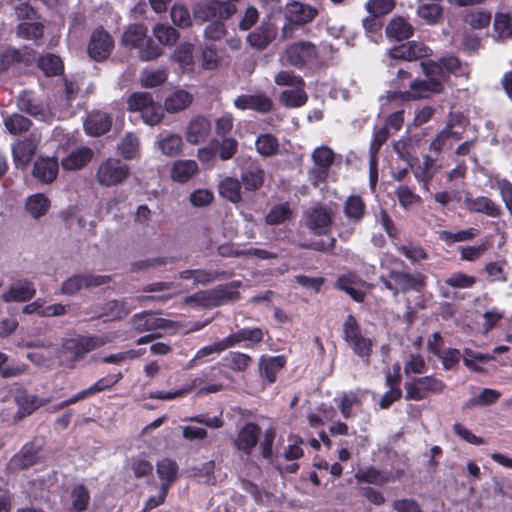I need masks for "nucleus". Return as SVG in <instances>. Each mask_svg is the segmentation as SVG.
I'll list each match as a JSON object with an SVG mask.
<instances>
[{
  "instance_id": "4d7b16f0",
  "label": "nucleus",
  "mask_w": 512,
  "mask_h": 512,
  "mask_svg": "<svg viewBox=\"0 0 512 512\" xmlns=\"http://www.w3.org/2000/svg\"><path fill=\"white\" fill-rule=\"evenodd\" d=\"M476 283L474 276L465 274L463 272H455L450 274L445 280L444 284L454 289H468Z\"/></svg>"
},
{
  "instance_id": "f8f14e48",
  "label": "nucleus",
  "mask_w": 512,
  "mask_h": 512,
  "mask_svg": "<svg viewBox=\"0 0 512 512\" xmlns=\"http://www.w3.org/2000/svg\"><path fill=\"white\" fill-rule=\"evenodd\" d=\"M110 277L107 275H73L62 283L61 293L64 295H73L82 288H95L107 284Z\"/></svg>"
},
{
  "instance_id": "39448f33",
  "label": "nucleus",
  "mask_w": 512,
  "mask_h": 512,
  "mask_svg": "<svg viewBox=\"0 0 512 512\" xmlns=\"http://www.w3.org/2000/svg\"><path fill=\"white\" fill-rule=\"evenodd\" d=\"M130 175V168L118 158H107L97 167L95 178L103 187L122 184Z\"/></svg>"
},
{
  "instance_id": "cd10ccee",
  "label": "nucleus",
  "mask_w": 512,
  "mask_h": 512,
  "mask_svg": "<svg viewBox=\"0 0 512 512\" xmlns=\"http://www.w3.org/2000/svg\"><path fill=\"white\" fill-rule=\"evenodd\" d=\"M110 127V117L101 111L90 113L84 122V129L91 136H100L106 133Z\"/></svg>"
},
{
  "instance_id": "72a5a7b5",
  "label": "nucleus",
  "mask_w": 512,
  "mask_h": 512,
  "mask_svg": "<svg viewBox=\"0 0 512 512\" xmlns=\"http://www.w3.org/2000/svg\"><path fill=\"white\" fill-rule=\"evenodd\" d=\"M494 359L495 357L490 354L479 353L469 348L463 350V363L473 372H485V365Z\"/></svg>"
},
{
  "instance_id": "de8ad7c7",
  "label": "nucleus",
  "mask_w": 512,
  "mask_h": 512,
  "mask_svg": "<svg viewBox=\"0 0 512 512\" xmlns=\"http://www.w3.org/2000/svg\"><path fill=\"white\" fill-rule=\"evenodd\" d=\"M436 171L435 161L429 156H425L423 162L413 169L415 178L419 182H423L425 188H427Z\"/></svg>"
},
{
  "instance_id": "6ab92c4d",
  "label": "nucleus",
  "mask_w": 512,
  "mask_h": 512,
  "mask_svg": "<svg viewBox=\"0 0 512 512\" xmlns=\"http://www.w3.org/2000/svg\"><path fill=\"white\" fill-rule=\"evenodd\" d=\"M59 171L58 161L55 157H40L33 166V176L41 183H52Z\"/></svg>"
},
{
  "instance_id": "c85d7f7f",
  "label": "nucleus",
  "mask_w": 512,
  "mask_h": 512,
  "mask_svg": "<svg viewBox=\"0 0 512 512\" xmlns=\"http://www.w3.org/2000/svg\"><path fill=\"white\" fill-rule=\"evenodd\" d=\"M117 152L126 160L139 158L141 155L139 137L132 132L126 133L117 144Z\"/></svg>"
},
{
  "instance_id": "9b49d317",
  "label": "nucleus",
  "mask_w": 512,
  "mask_h": 512,
  "mask_svg": "<svg viewBox=\"0 0 512 512\" xmlns=\"http://www.w3.org/2000/svg\"><path fill=\"white\" fill-rule=\"evenodd\" d=\"M239 293L227 287L214 291H201L185 299V303L197 306H218L225 301H234Z\"/></svg>"
},
{
  "instance_id": "2eb2a0df",
  "label": "nucleus",
  "mask_w": 512,
  "mask_h": 512,
  "mask_svg": "<svg viewBox=\"0 0 512 512\" xmlns=\"http://www.w3.org/2000/svg\"><path fill=\"white\" fill-rule=\"evenodd\" d=\"M312 159L315 165L310 173L314 185L323 181L328 175V169L334 161V153L327 146H320L312 152Z\"/></svg>"
},
{
  "instance_id": "603ef678",
  "label": "nucleus",
  "mask_w": 512,
  "mask_h": 512,
  "mask_svg": "<svg viewBox=\"0 0 512 512\" xmlns=\"http://www.w3.org/2000/svg\"><path fill=\"white\" fill-rule=\"evenodd\" d=\"M355 478L359 482H366L376 485H382L392 479L389 474L382 473L374 467H368L358 471L355 475Z\"/></svg>"
},
{
  "instance_id": "c03bdc74",
  "label": "nucleus",
  "mask_w": 512,
  "mask_h": 512,
  "mask_svg": "<svg viewBox=\"0 0 512 512\" xmlns=\"http://www.w3.org/2000/svg\"><path fill=\"white\" fill-rule=\"evenodd\" d=\"M337 284L340 289L346 291L357 302L363 301L366 290L368 289L366 283H358L348 277L339 278Z\"/></svg>"
},
{
  "instance_id": "6e6d98bb",
  "label": "nucleus",
  "mask_w": 512,
  "mask_h": 512,
  "mask_svg": "<svg viewBox=\"0 0 512 512\" xmlns=\"http://www.w3.org/2000/svg\"><path fill=\"white\" fill-rule=\"evenodd\" d=\"M39 67L47 76L58 75L63 71L61 59L53 54H47L39 59Z\"/></svg>"
},
{
  "instance_id": "8fccbe9b",
  "label": "nucleus",
  "mask_w": 512,
  "mask_h": 512,
  "mask_svg": "<svg viewBox=\"0 0 512 512\" xmlns=\"http://www.w3.org/2000/svg\"><path fill=\"white\" fill-rule=\"evenodd\" d=\"M153 35L160 44L165 46H172L179 38V32L176 29L163 23L153 27Z\"/></svg>"
},
{
  "instance_id": "2f4dec72",
  "label": "nucleus",
  "mask_w": 512,
  "mask_h": 512,
  "mask_svg": "<svg viewBox=\"0 0 512 512\" xmlns=\"http://www.w3.org/2000/svg\"><path fill=\"white\" fill-rule=\"evenodd\" d=\"M192 101V94L183 89H176L166 97L164 108L169 113H177L186 109Z\"/></svg>"
},
{
  "instance_id": "5701e85b",
  "label": "nucleus",
  "mask_w": 512,
  "mask_h": 512,
  "mask_svg": "<svg viewBox=\"0 0 512 512\" xmlns=\"http://www.w3.org/2000/svg\"><path fill=\"white\" fill-rule=\"evenodd\" d=\"M35 293L36 289L31 282L19 280L13 283L1 298L5 302H24L30 300Z\"/></svg>"
},
{
  "instance_id": "bf43d9fd",
  "label": "nucleus",
  "mask_w": 512,
  "mask_h": 512,
  "mask_svg": "<svg viewBox=\"0 0 512 512\" xmlns=\"http://www.w3.org/2000/svg\"><path fill=\"white\" fill-rule=\"evenodd\" d=\"M291 210L287 203L274 206L265 217V222L268 225L281 224L291 218Z\"/></svg>"
},
{
  "instance_id": "774afa93",
  "label": "nucleus",
  "mask_w": 512,
  "mask_h": 512,
  "mask_svg": "<svg viewBox=\"0 0 512 512\" xmlns=\"http://www.w3.org/2000/svg\"><path fill=\"white\" fill-rule=\"evenodd\" d=\"M360 404L358 395L354 392L344 393L339 398L338 407L342 416L346 419L352 416V408Z\"/></svg>"
},
{
  "instance_id": "680f3d73",
  "label": "nucleus",
  "mask_w": 512,
  "mask_h": 512,
  "mask_svg": "<svg viewBox=\"0 0 512 512\" xmlns=\"http://www.w3.org/2000/svg\"><path fill=\"white\" fill-rule=\"evenodd\" d=\"M170 15L172 22L181 28H187L192 24L190 12L183 4H174L171 8Z\"/></svg>"
},
{
  "instance_id": "338daca9",
  "label": "nucleus",
  "mask_w": 512,
  "mask_h": 512,
  "mask_svg": "<svg viewBox=\"0 0 512 512\" xmlns=\"http://www.w3.org/2000/svg\"><path fill=\"white\" fill-rule=\"evenodd\" d=\"M152 96L146 92L133 93L128 98V109L132 112L143 114L144 109L151 103Z\"/></svg>"
},
{
  "instance_id": "e2e57ef3",
  "label": "nucleus",
  "mask_w": 512,
  "mask_h": 512,
  "mask_svg": "<svg viewBox=\"0 0 512 512\" xmlns=\"http://www.w3.org/2000/svg\"><path fill=\"white\" fill-rule=\"evenodd\" d=\"M8 356L0 352V376L4 378L16 377L27 371L25 364H7Z\"/></svg>"
},
{
  "instance_id": "79ce46f5",
  "label": "nucleus",
  "mask_w": 512,
  "mask_h": 512,
  "mask_svg": "<svg viewBox=\"0 0 512 512\" xmlns=\"http://www.w3.org/2000/svg\"><path fill=\"white\" fill-rule=\"evenodd\" d=\"M15 401L19 407L21 417L30 415L35 409L47 403V400L38 399L36 396L24 392L18 393Z\"/></svg>"
},
{
  "instance_id": "37998d69",
  "label": "nucleus",
  "mask_w": 512,
  "mask_h": 512,
  "mask_svg": "<svg viewBox=\"0 0 512 512\" xmlns=\"http://www.w3.org/2000/svg\"><path fill=\"white\" fill-rule=\"evenodd\" d=\"M230 346L233 347L240 342H249L250 344L259 343L263 339V332L259 328H245L227 336Z\"/></svg>"
},
{
  "instance_id": "a211bd4d",
  "label": "nucleus",
  "mask_w": 512,
  "mask_h": 512,
  "mask_svg": "<svg viewBox=\"0 0 512 512\" xmlns=\"http://www.w3.org/2000/svg\"><path fill=\"white\" fill-rule=\"evenodd\" d=\"M210 132V121L203 116H196L189 121L184 133L188 143L198 145L208 138Z\"/></svg>"
},
{
  "instance_id": "69168bd1",
  "label": "nucleus",
  "mask_w": 512,
  "mask_h": 512,
  "mask_svg": "<svg viewBox=\"0 0 512 512\" xmlns=\"http://www.w3.org/2000/svg\"><path fill=\"white\" fill-rule=\"evenodd\" d=\"M505 312L497 307H493L483 314V321L481 323V330L487 334L490 330L495 328L500 320L504 318Z\"/></svg>"
},
{
  "instance_id": "b1692460",
  "label": "nucleus",
  "mask_w": 512,
  "mask_h": 512,
  "mask_svg": "<svg viewBox=\"0 0 512 512\" xmlns=\"http://www.w3.org/2000/svg\"><path fill=\"white\" fill-rule=\"evenodd\" d=\"M170 58L184 73L193 72L195 69L194 45L191 43L178 45Z\"/></svg>"
},
{
  "instance_id": "f3484780",
  "label": "nucleus",
  "mask_w": 512,
  "mask_h": 512,
  "mask_svg": "<svg viewBox=\"0 0 512 512\" xmlns=\"http://www.w3.org/2000/svg\"><path fill=\"white\" fill-rule=\"evenodd\" d=\"M155 147L164 156L175 157L182 153L184 142L180 134L163 131L157 136Z\"/></svg>"
},
{
  "instance_id": "a18cd8bd",
  "label": "nucleus",
  "mask_w": 512,
  "mask_h": 512,
  "mask_svg": "<svg viewBox=\"0 0 512 512\" xmlns=\"http://www.w3.org/2000/svg\"><path fill=\"white\" fill-rule=\"evenodd\" d=\"M460 140V133L453 131L451 125H447L431 142L430 149L435 152H440L446 147H451L452 144Z\"/></svg>"
},
{
  "instance_id": "13d9d810",
  "label": "nucleus",
  "mask_w": 512,
  "mask_h": 512,
  "mask_svg": "<svg viewBox=\"0 0 512 512\" xmlns=\"http://www.w3.org/2000/svg\"><path fill=\"white\" fill-rule=\"evenodd\" d=\"M501 394L499 391L490 388H484L479 395L471 398L465 404L466 407H474V406H486L495 403Z\"/></svg>"
},
{
  "instance_id": "58836bf2",
  "label": "nucleus",
  "mask_w": 512,
  "mask_h": 512,
  "mask_svg": "<svg viewBox=\"0 0 512 512\" xmlns=\"http://www.w3.org/2000/svg\"><path fill=\"white\" fill-rule=\"evenodd\" d=\"M285 359L282 356L262 358L260 361V373L269 383L276 380L277 373L284 367Z\"/></svg>"
},
{
  "instance_id": "f704fd0d",
  "label": "nucleus",
  "mask_w": 512,
  "mask_h": 512,
  "mask_svg": "<svg viewBox=\"0 0 512 512\" xmlns=\"http://www.w3.org/2000/svg\"><path fill=\"white\" fill-rule=\"evenodd\" d=\"M388 138V130L386 127H381L375 130L373 135V140L370 146V180L371 184L374 185L377 180L376 173V154L380 148V146L387 140Z\"/></svg>"
},
{
  "instance_id": "0eeeda50",
  "label": "nucleus",
  "mask_w": 512,
  "mask_h": 512,
  "mask_svg": "<svg viewBox=\"0 0 512 512\" xmlns=\"http://www.w3.org/2000/svg\"><path fill=\"white\" fill-rule=\"evenodd\" d=\"M344 340L353 350V352L361 358L368 359L372 350V340L365 337L356 319L349 315L343 324Z\"/></svg>"
},
{
  "instance_id": "9d476101",
  "label": "nucleus",
  "mask_w": 512,
  "mask_h": 512,
  "mask_svg": "<svg viewBox=\"0 0 512 512\" xmlns=\"http://www.w3.org/2000/svg\"><path fill=\"white\" fill-rule=\"evenodd\" d=\"M304 226L314 235H327L333 223V211L324 206H314L306 211Z\"/></svg>"
},
{
  "instance_id": "e433bc0d",
  "label": "nucleus",
  "mask_w": 512,
  "mask_h": 512,
  "mask_svg": "<svg viewBox=\"0 0 512 512\" xmlns=\"http://www.w3.org/2000/svg\"><path fill=\"white\" fill-rule=\"evenodd\" d=\"M465 205L470 211L484 213L491 217H497L500 214L499 208L487 197L467 198Z\"/></svg>"
},
{
  "instance_id": "ea45409f",
  "label": "nucleus",
  "mask_w": 512,
  "mask_h": 512,
  "mask_svg": "<svg viewBox=\"0 0 512 512\" xmlns=\"http://www.w3.org/2000/svg\"><path fill=\"white\" fill-rule=\"evenodd\" d=\"M178 474V465L175 461L164 458L158 461L157 463V475L161 480V485L167 486V489H169V486L171 483H173Z\"/></svg>"
},
{
  "instance_id": "052dcab7",
  "label": "nucleus",
  "mask_w": 512,
  "mask_h": 512,
  "mask_svg": "<svg viewBox=\"0 0 512 512\" xmlns=\"http://www.w3.org/2000/svg\"><path fill=\"white\" fill-rule=\"evenodd\" d=\"M494 31L498 39H507L512 36L511 17L509 14H496L494 20Z\"/></svg>"
},
{
  "instance_id": "aec40b11",
  "label": "nucleus",
  "mask_w": 512,
  "mask_h": 512,
  "mask_svg": "<svg viewBox=\"0 0 512 512\" xmlns=\"http://www.w3.org/2000/svg\"><path fill=\"white\" fill-rule=\"evenodd\" d=\"M199 167L196 161L191 159H179L174 161L170 167V178L172 181L184 184L198 174Z\"/></svg>"
},
{
  "instance_id": "4be33fe9",
  "label": "nucleus",
  "mask_w": 512,
  "mask_h": 512,
  "mask_svg": "<svg viewBox=\"0 0 512 512\" xmlns=\"http://www.w3.org/2000/svg\"><path fill=\"white\" fill-rule=\"evenodd\" d=\"M17 106L21 111L26 112L41 121L51 122L53 119V114L50 110L35 103L30 92H23L19 95Z\"/></svg>"
},
{
  "instance_id": "7ed1b4c3",
  "label": "nucleus",
  "mask_w": 512,
  "mask_h": 512,
  "mask_svg": "<svg viewBox=\"0 0 512 512\" xmlns=\"http://www.w3.org/2000/svg\"><path fill=\"white\" fill-rule=\"evenodd\" d=\"M318 14L316 8L297 1L286 4L284 10L285 24L281 30L283 39L291 38L298 26L311 22Z\"/></svg>"
},
{
  "instance_id": "dca6fc26",
  "label": "nucleus",
  "mask_w": 512,
  "mask_h": 512,
  "mask_svg": "<svg viewBox=\"0 0 512 512\" xmlns=\"http://www.w3.org/2000/svg\"><path fill=\"white\" fill-rule=\"evenodd\" d=\"M234 106L240 110H254L265 113L271 110L272 100L262 92L242 94L235 98Z\"/></svg>"
},
{
  "instance_id": "4468645a",
  "label": "nucleus",
  "mask_w": 512,
  "mask_h": 512,
  "mask_svg": "<svg viewBox=\"0 0 512 512\" xmlns=\"http://www.w3.org/2000/svg\"><path fill=\"white\" fill-rule=\"evenodd\" d=\"M113 48L114 41L108 32L102 28L93 31L88 44V54L92 59L96 61L106 59Z\"/></svg>"
},
{
  "instance_id": "6e6552de",
  "label": "nucleus",
  "mask_w": 512,
  "mask_h": 512,
  "mask_svg": "<svg viewBox=\"0 0 512 512\" xmlns=\"http://www.w3.org/2000/svg\"><path fill=\"white\" fill-rule=\"evenodd\" d=\"M404 387L406 399L419 401L425 399L430 394L441 393L445 388V384L434 376H424L412 378L405 383Z\"/></svg>"
},
{
  "instance_id": "0e129e2a",
  "label": "nucleus",
  "mask_w": 512,
  "mask_h": 512,
  "mask_svg": "<svg viewBox=\"0 0 512 512\" xmlns=\"http://www.w3.org/2000/svg\"><path fill=\"white\" fill-rule=\"evenodd\" d=\"M17 34L25 39H39L43 35V25L39 22H22L18 26Z\"/></svg>"
},
{
  "instance_id": "a19ab883",
  "label": "nucleus",
  "mask_w": 512,
  "mask_h": 512,
  "mask_svg": "<svg viewBox=\"0 0 512 512\" xmlns=\"http://www.w3.org/2000/svg\"><path fill=\"white\" fill-rule=\"evenodd\" d=\"M257 152L264 157H271L279 152L277 138L269 133L259 135L255 140Z\"/></svg>"
},
{
  "instance_id": "412c9836",
  "label": "nucleus",
  "mask_w": 512,
  "mask_h": 512,
  "mask_svg": "<svg viewBox=\"0 0 512 512\" xmlns=\"http://www.w3.org/2000/svg\"><path fill=\"white\" fill-rule=\"evenodd\" d=\"M277 27L273 23H262L255 31L247 36L251 47L257 50L265 49L276 37Z\"/></svg>"
},
{
  "instance_id": "a878e982",
  "label": "nucleus",
  "mask_w": 512,
  "mask_h": 512,
  "mask_svg": "<svg viewBox=\"0 0 512 512\" xmlns=\"http://www.w3.org/2000/svg\"><path fill=\"white\" fill-rule=\"evenodd\" d=\"M132 325L135 331L144 332L166 329L170 326V321L160 318L156 314L144 312L133 317Z\"/></svg>"
},
{
  "instance_id": "473e14b6",
  "label": "nucleus",
  "mask_w": 512,
  "mask_h": 512,
  "mask_svg": "<svg viewBox=\"0 0 512 512\" xmlns=\"http://www.w3.org/2000/svg\"><path fill=\"white\" fill-rule=\"evenodd\" d=\"M414 29L406 18L394 17L386 27L388 38L395 40H404L413 35Z\"/></svg>"
},
{
  "instance_id": "3c124183",
  "label": "nucleus",
  "mask_w": 512,
  "mask_h": 512,
  "mask_svg": "<svg viewBox=\"0 0 512 512\" xmlns=\"http://www.w3.org/2000/svg\"><path fill=\"white\" fill-rule=\"evenodd\" d=\"M167 69H145L141 72L140 83L147 88L156 87L167 80Z\"/></svg>"
},
{
  "instance_id": "49530a36",
  "label": "nucleus",
  "mask_w": 512,
  "mask_h": 512,
  "mask_svg": "<svg viewBox=\"0 0 512 512\" xmlns=\"http://www.w3.org/2000/svg\"><path fill=\"white\" fill-rule=\"evenodd\" d=\"M219 193L222 197L232 203H238L241 200V185L237 179L227 177L219 183Z\"/></svg>"
},
{
  "instance_id": "5fc2aeb1",
  "label": "nucleus",
  "mask_w": 512,
  "mask_h": 512,
  "mask_svg": "<svg viewBox=\"0 0 512 512\" xmlns=\"http://www.w3.org/2000/svg\"><path fill=\"white\" fill-rule=\"evenodd\" d=\"M4 125L9 133L17 135L27 131L31 121L22 115L13 114L4 119Z\"/></svg>"
},
{
  "instance_id": "c756f323",
  "label": "nucleus",
  "mask_w": 512,
  "mask_h": 512,
  "mask_svg": "<svg viewBox=\"0 0 512 512\" xmlns=\"http://www.w3.org/2000/svg\"><path fill=\"white\" fill-rule=\"evenodd\" d=\"M93 151L88 147L78 148L62 159L61 164L64 170H78L91 161Z\"/></svg>"
},
{
  "instance_id": "4c0bfd02",
  "label": "nucleus",
  "mask_w": 512,
  "mask_h": 512,
  "mask_svg": "<svg viewBox=\"0 0 512 512\" xmlns=\"http://www.w3.org/2000/svg\"><path fill=\"white\" fill-rule=\"evenodd\" d=\"M390 278L394 283L384 278H382V281L387 289L393 291L394 295H396L398 291H407L415 286V280L407 273L391 272Z\"/></svg>"
},
{
  "instance_id": "ddd939ff",
  "label": "nucleus",
  "mask_w": 512,
  "mask_h": 512,
  "mask_svg": "<svg viewBox=\"0 0 512 512\" xmlns=\"http://www.w3.org/2000/svg\"><path fill=\"white\" fill-rule=\"evenodd\" d=\"M40 141V135L31 133L27 138L18 140L12 145L13 160L17 167L25 168L30 163Z\"/></svg>"
},
{
  "instance_id": "864d4df0",
  "label": "nucleus",
  "mask_w": 512,
  "mask_h": 512,
  "mask_svg": "<svg viewBox=\"0 0 512 512\" xmlns=\"http://www.w3.org/2000/svg\"><path fill=\"white\" fill-rule=\"evenodd\" d=\"M365 211V205L359 196H350L344 206V212L348 219L359 221Z\"/></svg>"
},
{
  "instance_id": "f03ea898",
  "label": "nucleus",
  "mask_w": 512,
  "mask_h": 512,
  "mask_svg": "<svg viewBox=\"0 0 512 512\" xmlns=\"http://www.w3.org/2000/svg\"><path fill=\"white\" fill-rule=\"evenodd\" d=\"M121 45L137 49L142 61H151L163 54V49L147 36V28L143 24L129 25L123 32Z\"/></svg>"
},
{
  "instance_id": "393cba45",
  "label": "nucleus",
  "mask_w": 512,
  "mask_h": 512,
  "mask_svg": "<svg viewBox=\"0 0 512 512\" xmlns=\"http://www.w3.org/2000/svg\"><path fill=\"white\" fill-rule=\"evenodd\" d=\"M50 208L51 200L43 193H35L28 196L24 204L26 213L34 220L47 215Z\"/></svg>"
},
{
  "instance_id": "423d86ee",
  "label": "nucleus",
  "mask_w": 512,
  "mask_h": 512,
  "mask_svg": "<svg viewBox=\"0 0 512 512\" xmlns=\"http://www.w3.org/2000/svg\"><path fill=\"white\" fill-rule=\"evenodd\" d=\"M316 60V47L307 41H300L288 46L280 56L283 65H292L297 68L313 64Z\"/></svg>"
},
{
  "instance_id": "f257e3e1",
  "label": "nucleus",
  "mask_w": 512,
  "mask_h": 512,
  "mask_svg": "<svg viewBox=\"0 0 512 512\" xmlns=\"http://www.w3.org/2000/svg\"><path fill=\"white\" fill-rule=\"evenodd\" d=\"M421 66L425 72V80H413L409 84V90L405 92H390L386 95V102L394 101L398 98L401 100H416L428 98L442 90V82L446 73L451 72L456 76H468L469 69L460 61L453 57H445L439 62H421Z\"/></svg>"
},
{
  "instance_id": "09e8293b",
  "label": "nucleus",
  "mask_w": 512,
  "mask_h": 512,
  "mask_svg": "<svg viewBox=\"0 0 512 512\" xmlns=\"http://www.w3.org/2000/svg\"><path fill=\"white\" fill-rule=\"evenodd\" d=\"M27 348H45L47 350V355H44L40 352H30L27 354V358L38 366L46 365L49 361L50 356L53 354L54 349L52 348V344L50 342L37 341V342H27L25 344Z\"/></svg>"
},
{
  "instance_id": "bb28decb",
  "label": "nucleus",
  "mask_w": 512,
  "mask_h": 512,
  "mask_svg": "<svg viewBox=\"0 0 512 512\" xmlns=\"http://www.w3.org/2000/svg\"><path fill=\"white\" fill-rule=\"evenodd\" d=\"M417 15L428 25L438 23L443 15V7L440 5L442 0H417Z\"/></svg>"
},
{
  "instance_id": "c9c22d12",
  "label": "nucleus",
  "mask_w": 512,
  "mask_h": 512,
  "mask_svg": "<svg viewBox=\"0 0 512 512\" xmlns=\"http://www.w3.org/2000/svg\"><path fill=\"white\" fill-rule=\"evenodd\" d=\"M304 87L305 83H303V85H297L291 89L284 90L280 95V102L288 108H298L303 106L308 100Z\"/></svg>"
},
{
  "instance_id": "1a4fd4ad",
  "label": "nucleus",
  "mask_w": 512,
  "mask_h": 512,
  "mask_svg": "<svg viewBox=\"0 0 512 512\" xmlns=\"http://www.w3.org/2000/svg\"><path fill=\"white\" fill-rule=\"evenodd\" d=\"M429 54L430 49L423 43L409 41L389 49L385 62L389 67H394L400 61L411 62Z\"/></svg>"
},
{
  "instance_id": "20e7f679",
  "label": "nucleus",
  "mask_w": 512,
  "mask_h": 512,
  "mask_svg": "<svg viewBox=\"0 0 512 512\" xmlns=\"http://www.w3.org/2000/svg\"><path fill=\"white\" fill-rule=\"evenodd\" d=\"M111 334L101 336H74L66 338L62 342L61 352L67 354V358L77 360L85 356L88 352L99 348L113 340Z\"/></svg>"
},
{
  "instance_id": "7c9ffc66",
  "label": "nucleus",
  "mask_w": 512,
  "mask_h": 512,
  "mask_svg": "<svg viewBox=\"0 0 512 512\" xmlns=\"http://www.w3.org/2000/svg\"><path fill=\"white\" fill-rule=\"evenodd\" d=\"M258 436L259 428L255 424L248 423L239 431L235 446L248 454L256 446Z\"/></svg>"
}]
</instances>
